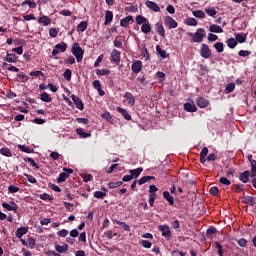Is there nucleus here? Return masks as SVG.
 <instances>
[{"label":"nucleus","instance_id":"nucleus-1","mask_svg":"<svg viewBox=\"0 0 256 256\" xmlns=\"http://www.w3.org/2000/svg\"><path fill=\"white\" fill-rule=\"evenodd\" d=\"M205 29L199 28L196 30L195 33L189 32L188 37H192L193 43H201L203 41V38L205 37Z\"/></svg>","mask_w":256,"mask_h":256},{"label":"nucleus","instance_id":"nucleus-2","mask_svg":"<svg viewBox=\"0 0 256 256\" xmlns=\"http://www.w3.org/2000/svg\"><path fill=\"white\" fill-rule=\"evenodd\" d=\"M71 51H72V55H74V57H76L77 63H81V61H83V55H84L85 51H83V48H81V46H79V43H74Z\"/></svg>","mask_w":256,"mask_h":256},{"label":"nucleus","instance_id":"nucleus-3","mask_svg":"<svg viewBox=\"0 0 256 256\" xmlns=\"http://www.w3.org/2000/svg\"><path fill=\"white\" fill-rule=\"evenodd\" d=\"M69 175H73V169L63 168V172H61L57 178V183H65V181L69 179Z\"/></svg>","mask_w":256,"mask_h":256},{"label":"nucleus","instance_id":"nucleus-4","mask_svg":"<svg viewBox=\"0 0 256 256\" xmlns=\"http://www.w3.org/2000/svg\"><path fill=\"white\" fill-rule=\"evenodd\" d=\"M67 51V43L61 42L54 46L52 57H57L58 53H65Z\"/></svg>","mask_w":256,"mask_h":256},{"label":"nucleus","instance_id":"nucleus-5","mask_svg":"<svg viewBox=\"0 0 256 256\" xmlns=\"http://www.w3.org/2000/svg\"><path fill=\"white\" fill-rule=\"evenodd\" d=\"M164 25H165V27H168L169 29H177L179 24L177 23V21H175V19H173V17L166 16L164 18Z\"/></svg>","mask_w":256,"mask_h":256},{"label":"nucleus","instance_id":"nucleus-6","mask_svg":"<svg viewBox=\"0 0 256 256\" xmlns=\"http://www.w3.org/2000/svg\"><path fill=\"white\" fill-rule=\"evenodd\" d=\"M110 60L112 63L119 65V63H121V52L117 49H113L110 55Z\"/></svg>","mask_w":256,"mask_h":256},{"label":"nucleus","instance_id":"nucleus-7","mask_svg":"<svg viewBox=\"0 0 256 256\" xmlns=\"http://www.w3.org/2000/svg\"><path fill=\"white\" fill-rule=\"evenodd\" d=\"M200 55L203 59H209V57H211V49L207 44H201Z\"/></svg>","mask_w":256,"mask_h":256},{"label":"nucleus","instance_id":"nucleus-8","mask_svg":"<svg viewBox=\"0 0 256 256\" xmlns=\"http://www.w3.org/2000/svg\"><path fill=\"white\" fill-rule=\"evenodd\" d=\"M71 99H72L75 107L78 108L79 111H83V109H85V104H83V100H81V98H79L75 94H72Z\"/></svg>","mask_w":256,"mask_h":256},{"label":"nucleus","instance_id":"nucleus-9","mask_svg":"<svg viewBox=\"0 0 256 256\" xmlns=\"http://www.w3.org/2000/svg\"><path fill=\"white\" fill-rule=\"evenodd\" d=\"M10 204L7 202H3L2 207L6 209V211H14L15 213H17V211H19V206L17 205V203H15V201H11Z\"/></svg>","mask_w":256,"mask_h":256},{"label":"nucleus","instance_id":"nucleus-10","mask_svg":"<svg viewBox=\"0 0 256 256\" xmlns=\"http://www.w3.org/2000/svg\"><path fill=\"white\" fill-rule=\"evenodd\" d=\"M158 229L161 231L162 237H165V239H171V229L167 225H160Z\"/></svg>","mask_w":256,"mask_h":256},{"label":"nucleus","instance_id":"nucleus-11","mask_svg":"<svg viewBox=\"0 0 256 256\" xmlns=\"http://www.w3.org/2000/svg\"><path fill=\"white\" fill-rule=\"evenodd\" d=\"M146 7L151 11H154V13H159V11H161V7H159L157 3L151 0L146 1Z\"/></svg>","mask_w":256,"mask_h":256},{"label":"nucleus","instance_id":"nucleus-12","mask_svg":"<svg viewBox=\"0 0 256 256\" xmlns=\"http://www.w3.org/2000/svg\"><path fill=\"white\" fill-rule=\"evenodd\" d=\"M196 105L198 107H200V109H205V108L209 107V100H207L206 98H203V97H198L196 99Z\"/></svg>","mask_w":256,"mask_h":256},{"label":"nucleus","instance_id":"nucleus-13","mask_svg":"<svg viewBox=\"0 0 256 256\" xmlns=\"http://www.w3.org/2000/svg\"><path fill=\"white\" fill-rule=\"evenodd\" d=\"M131 69L133 73H141V69H143V62H141V60H136L133 62Z\"/></svg>","mask_w":256,"mask_h":256},{"label":"nucleus","instance_id":"nucleus-14","mask_svg":"<svg viewBox=\"0 0 256 256\" xmlns=\"http://www.w3.org/2000/svg\"><path fill=\"white\" fill-rule=\"evenodd\" d=\"M123 97L127 101L128 105L135 107V97L131 92H126Z\"/></svg>","mask_w":256,"mask_h":256},{"label":"nucleus","instance_id":"nucleus-15","mask_svg":"<svg viewBox=\"0 0 256 256\" xmlns=\"http://www.w3.org/2000/svg\"><path fill=\"white\" fill-rule=\"evenodd\" d=\"M116 111L118 113H121L122 117H124V119L126 121H131V114H129V112L127 111V109L122 108V107H117Z\"/></svg>","mask_w":256,"mask_h":256},{"label":"nucleus","instance_id":"nucleus-16","mask_svg":"<svg viewBox=\"0 0 256 256\" xmlns=\"http://www.w3.org/2000/svg\"><path fill=\"white\" fill-rule=\"evenodd\" d=\"M184 109L188 113H196L197 106L195 105L194 102H192V103L187 102V103L184 104Z\"/></svg>","mask_w":256,"mask_h":256},{"label":"nucleus","instance_id":"nucleus-17","mask_svg":"<svg viewBox=\"0 0 256 256\" xmlns=\"http://www.w3.org/2000/svg\"><path fill=\"white\" fill-rule=\"evenodd\" d=\"M134 21L133 16H127L120 20V27H129V24L133 23Z\"/></svg>","mask_w":256,"mask_h":256},{"label":"nucleus","instance_id":"nucleus-18","mask_svg":"<svg viewBox=\"0 0 256 256\" xmlns=\"http://www.w3.org/2000/svg\"><path fill=\"white\" fill-rule=\"evenodd\" d=\"M38 23L47 27V25H51V18H49V16H41L38 18Z\"/></svg>","mask_w":256,"mask_h":256},{"label":"nucleus","instance_id":"nucleus-19","mask_svg":"<svg viewBox=\"0 0 256 256\" xmlns=\"http://www.w3.org/2000/svg\"><path fill=\"white\" fill-rule=\"evenodd\" d=\"M138 49H140V51H141V53H142V56H143L145 59H149V50H147V46H145V44L139 43V44H138Z\"/></svg>","mask_w":256,"mask_h":256},{"label":"nucleus","instance_id":"nucleus-20","mask_svg":"<svg viewBox=\"0 0 256 256\" xmlns=\"http://www.w3.org/2000/svg\"><path fill=\"white\" fill-rule=\"evenodd\" d=\"M155 30L160 35V37H165V27H163V24L161 23H156L155 24Z\"/></svg>","mask_w":256,"mask_h":256},{"label":"nucleus","instance_id":"nucleus-21","mask_svg":"<svg viewBox=\"0 0 256 256\" xmlns=\"http://www.w3.org/2000/svg\"><path fill=\"white\" fill-rule=\"evenodd\" d=\"M255 197L253 196H244L243 197V203H245V205H249L250 207H253V205H255Z\"/></svg>","mask_w":256,"mask_h":256},{"label":"nucleus","instance_id":"nucleus-22","mask_svg":"<svg viewBox=\"0 0 256 256\" xmlns=\"http://www.w3.org/2000/svg\"><path fill=\"white\" fill-rule=\"evenodd\" d=\"M77 135H79L82 139H87L88 137H91V132H85L83 128H77L76 129Z\"/></svg>","mask_w":256,"mask_h":256},{"label":"nucleus","instance_id":"nucleus-23","mask_svg":"<svg viewBox=\"0 0 256 256\" xmlns=\"http://www.w3.org/2000/svg\"><path fill=\"white\" fill-rule=\"evenodd\" d=\"M163 197L169 203V205H175V199L173 198V196H171V193H169V191H164Z\"/></svg>","mask_w":256,"mask_h":256},{"label":"nucleus","instance_id":"nucleus-24","mask_svg":"<svg viewBox=\"0 0 256 256\" xmlns=\"http://www.w3.org/2000/svg\"><path fill=\"white\" fill-rule=\"evenodd\" d=\"M55 250L57 251V253H67V251H69V245L64 244L63 246H61L59 244H55Z\"/></svg>","mask_w":256,"mask_h":256},{"label":"nucleus","instance_id":"nucleus-25","mask_svg":"<svg viewBox=\"0 0 256 256\" xmlns=\"http://www.w3.org/2000/svg\"><path fill=\"white\" fill-rule=\"evenodd\" d=\"M113 21V13L110 10L105 11V22L104 25H109Z\"/></svg>","mask_w":256,"mask_h":256},{"label":"nucleus","instance_id":"nucleus-26","mask_svg":"<svg viewBox=\"0 0 256 256\" xmlns=\"http://www.w3.org/2000/svg\"><path fill=\"white\" fill-rule=\"evenodd\" d=\"M18 57L13 53H8L6 57L4 58V61H7V63H17Z\"/></svg>","mask_w":256,"mask_h":256},{"label":"nucleus","instance_id":"nucleus-27","mask_svg":"<svg viewBox=\"0 0 256 256\" xmlns=\"http://www.w3.org/2000/svg\"><path fill=\"white\" fill-rule=\"evenodd\" d=\"M250 175H251V173L249 171H244L239 175V179H240V181H242V183H249Z\"/></svg>","mask_w":256,"mask_h":256},{"label":"nucleus","instance_id":"nucleus-28","mask_svg":"<svg viewBox=\"0 0 256 256\" xmlns=\"http://www.w3.org/2000/svg\"><path fill=\"white\" fill-rule=\"evenodd\" d=\"M129 173H130V176L137 179V177H139V175H141V173H143V168H136V169H132V170H129Z\"/></svg>","mask_w":256,"mask_h":256},{"label":"nucleus","instance_id":"nucleus-29","mask_svg":"<svg viewBox=\"0 0 256 256\" xmlns=\"http://www.w3.org/2000/svg\"><path fill=\"white\" fill-rule=\"evenodd\" d=\"M40 100L43 101V103H51V101H53V98H51V95H49V93L44 92L40 95Z\"/></svg>","mask_w":256,"mask_h":256},{"label":"nucleus","instance_id":"nucleus-30","mask_svg":"<svg viewBox=\"0 0 256 256\" xmlns=\"http://www.w3.org/2000/svg\"><path fill=\"white\" fill-rule=\"evenodd\" d=\"M149 21V19H147L145 16L143 15H138L136 16V23L137 25H144Z\"/></svg>","mask_w":256,"mask_h":256},{"label":"nucleus","instance_id":"nucleus-31","mask_svg":"<svg viewBox=\"0 0 256 256\" xmlns=\"http://www.w3.org/2000/svg\"><path fill=\"white\" fill-rule=\"evenodd\" d=\"M210 32L211 33H223V28L217 24L210 25Z\"/></svg>","mask_w":256,"mask_h":256},{"label":"nucleus","instance_id":"nucleus-32","mask_svg":"<svg viewBox=\"0 0 256 256\" xmlns=\"http://www.w3.org/2000/svg\"><path fill=\"white\" fill-rule=\"evenodd\" d=\"M87 21H81L78 25H77V31H80L81 33L87 31Z\"/></svg>","mask_w":256,"mask_h":256},{"label":"nucleus","instance_id":"nucleus-33","mask_svg":"<svg viewBox=\"0 0 256 256\" xmlns=\"http://www.w3.org/2000/svg\"><path fill=\"white\" fill-rule=\"evenodd\" d=\"M23 235H27V228L25 227H20L16 230V237H18V239H21V237H23Z\"/></svg>","mask_w":256,"mask_h":256},{"label":"nucleus","instance_id":"nucleus-34","mask_svg":"<svg viewBox=\"0 0 256 256\" xmlns=\"http://www.w3.org/2000/svg\"><path fill=\"white\" fill-rule=\"evenodd\" d=\"M142 33H151V23H149V20L141 26Z\"/></svg>","mask_w":256,"mask_h":256},{"label":"nucleus","instance_id":"nucleus-35","mask_svg":"<svg viewBox=\"0 0 256 256\" xmlns=\"http://www.w3.org/2000/svg\"><path fill=\"white\" fill-rule=\"evenodd\" d=\"M153 179H155L154 176H143L138 180V185H145V183Z\"/></svg>","mask_w":256,"mask_h":256},{"label":"nucleus","instance_id":"nucleus-36","mask_svg":"<svg viewBox=\"0 0 256 256\" xmlns=\"http://www.w3.org/2000/svg\"><path fill=\"white\" fill-rule=\"evenodd\" d=\"M185 23L190 27H197L198 25L197 19L191 17L187 18Z\"/></svg>","mask_w":256,"mask_h":256},{"label":"nucleus","instance_id":"nucleus-37","mask_svg":"<svg viewBox=\"0 0 256 256\" xmlns=\"http://www.w3.org/2000/svg\"><path fill=\"white\" fill-rule=\"evenodd\" d=\"M235 40L237 41V43H245V41H247V36L241 33H237L235 34Z\"/></svg>","mask_w":256,"mask_h":256},{"label":"nucleus","instance_id":"nucleus-38","mask_svg":"<svg viewBox=\"0 0 256 256\" xmlns=\"http://www.w3.org/2000/svg\"><path fill=\"white\" fill-rule=\"evenodd\" d=\"M226 43L229 49H235L237 47V40L235 38H229Z\"/></svg>","mask_w":256,"mask_h":256},{"label":"nucleus","instance_id":"nucleus-39","mask_svg":"<svg viewBox=\"0 0 256 256\" xmlns=\"http://www.w3.org/2000/svg\"><path fill=\"white\" fill-rule=\"evenodd\" d=\"M225 93L228 95L229 93H233L235 91V83L231 82L226 85Z\"/></svg>","mask_w":256,"mask_h":256},{"label":"nucleus","instance_id":"nucleus-40","mask_svg":"<svg viewBox=\"0 0 256 256\" xmlns=\"http://www.w3.org/2000/svg\"><path fill=\"white\" fill-rule=\"evenodd\" d=\"M214 49H216L217 53H223L225 45L223 44V42H216L214 44Z\"/></svg>","mask_w":256,"mask_h":256},{"label":"nucleus","instance_id":"nucleus-41","mask_svg":"<svg viewBox=\"0 0 256 256\" xmlns=\"http://www.w3.org/2000/svg\"><path fill=\"white\" fill-rule=\"evenodd\" d=\"M22 7H25V5H28L29 9H35L37 7V4L35 3V1H31V0H25L24 2H22Z\"/></svg>","mask_w":256,"mask_h":256},{"label":"nucleus","instance_id":"nucleus-42","mask_svg":"<svg viewBox=\"0 0 256 256\" xmlns=\"http://www.w3.org/2000/svg\"><path fill=\"white\" fill-rule=\"evenodd\" d=\"M209 153V148L204 147L200 152V161H206L207 154Z\"/></svg>","mask_w":256,"mask_h":256},{"label":"nucleus","instance_id":"nucleus-43","mask_svg":"<svg viewBox=\"0 0 256 256\" xmlns=\"http://www.w3.org/2000/svg\"><path fill=\"white\" fill-rule=\"evenodd\" d=\"M113 223H116V225H122V228L124 229V231H131V227H129V224L125 222H121L119 220H113Z\"/></svg>","mask_w":256,"mask_h":256},{"label":"nucleus","instance_id":"nucleus-44","mask_svg":"<svg viewBox=\"0 0 256 256\" xmlns=\"http://www.w3.org/2000/svg\"><path fill=\"white\" fill-rule=\"evenodd\" d=\"M102 119H105L108 123H113V116H111V113L104 112L101 114Z\"/></svg>","mask_w":256,"mask_h":256},{"label":"nucleus","instance_id":"nucleus-45","mask_svg":"<svg viewBox=\"0 0 256 256\" xmlns=\"http://www.w3.org/2000/svg\"><path fill=\"white\" fill-rule=\"evenodd\" d=\"M156 51H157V53L160 55V57H161L162 59H167V52H166L165 50H162V49H161V46L157 45V46H156Z\"/></svg>","mask_w":256,"mask_h":256},{"label":"nucleus","instance_id":"nucleus-46","mask_svg":"<svg viewBox=\"0 0 256 256\" xmlns=\"http://www.w3.org/2000/svg\"><path fill=\"white\" fill-rule=\"evenodd\" d=\"M95 199H105V197H107V193L102 192V191H95L93 193Z\"/></svg>","mask_w":256,"mask_h":256},{"label":"nucleus","instance_id":"nucleus-47","mask_svg":"<svg viewBox=\"0 0 256 256\" xmlns=\"http://www.w3.org/2000/svg\"><path fill=\"white\" fill-rule=\"evenodd\" d=\"M205 13H207L209 17H215L217 15V10H215L213 7L205 8Z\"/></svg>","mask_w":256,"mask_h":256},{"label":"nucleus","instance_id":"nucleus-48","mask_svg":"<svg viewBox=\"0 0 256 256\" xmlns=\"http://www.w3.org/2000/svg\"><path fill=\"white\" fill-rule=\"evenodd\" d=\"M193 15H194V17H196L197 19H205V12H203V10H196V11H193Z\"/></svg>","mask_w":256,"mask_h":256},{"label":"nucleus","instance_id":"nucleus-49","mask_svg":"<svg viewBox=\"0 0 256 256\" xmlns=\"http://www.w3.org/2000/svg\"><path fill=\"white\" fill-rule=\"evenodd\" d=\"M114 47H117L118 49H121V47H123V40L121 39V36H117L115 38Z\"/></svg>","mask_w":256,"mask_h":256},{"label":"nucleus","instance_id":"nucleus-50","mask_svg":"<svg viewBox=\"0 0 256 256\" xmlns=\"http://www.w3.org/2000/svg\"><path fill=\"white\" fill-rule=\"evenodd\" d=\"M121 185H123V181L109 182L108 183L109 189H117V187H121Z\"/></svg>","mask_w":256,"mask_h":256},{"label":"nucleus","instance_id":"nucleus-51","mask_svg":"<svg viewBox=\"0 0 256 256\" xmlns=\"http://www.w3.org/2000/svg\"><path fill=\"white\" fill-rule=\"evenodd\" d=\"M243 184H235L232 186V190L235 192V193H241V191H243Z\"/></svg>","mask_w":256,"mask_h":256},{"label":"nucleus","instance_id":"nucleus-52","mask_svg":"<svg viewBox=\"0 0 256 256\" xmlns=\"http://www.w3.org/2000/svg\"><path fill=\"white\" fill-rule=\"evenodd\" d=\"M140 245L144 247L145 249H151V246L153 245L149 240H141Z\"/></svg>","mask_w":256,"mask_h":256},{"label":"nucleus","instance_id":"nucleus-53","mask_svg":"<svg viewBox=\"0 0 256 256\" xmlns=\"http://www.w3.org/2000/svg\"><path fill=\"white\" fill-rule=\"evenodd\" d=\"M71 75H72L71 69H66L63 73V77L66 81H71Z\"/></svg>","mask_w":256,"mask_h":256},{"label":"nucleus","instance_id":"nucleus-54","mask_svg":"<svg viewBox=\"0 0 256 256\" xmlns=\"http://www.w3.org/2000/svg\"><path fill=\"white\" fill-rule=\"evenodd\" d=\"M111 74V70H107V69H97L96 70V75H110Z\"/></svg>","mask_w":256,"mask_h":256},{"label":"nucleus","instance_id":"nucleus-55","mask_svg":"<svg viewBox=\"0 0 256 256\" xmlns=\"http://www.w3.org/2000/svg\"><path fill=\"white\" fill-rule=\"evenodd\" d=\"M215 233H217V228L211 226L210 228H208L206 230V235L207 237H211V235H215Z\"/></svg>","mask_w":256,"mask_h":256},{"label":"nucleus","instance_id":"nucleus-56","mask_svg":"<svg viewBox=\"0 0 256 256\" xmlns=\"http://www.w3.org/2000/svg\"><path fill=\"white\" fill-rule=\"evenodd\" d=\"M1 155H4V157H11V150L9 148H1L0 150Z\"/></svg>","mask_w":256,"mask_h":256},{"label":"nucleus","instance_id":"nucleus-57","mask_svg":"<svg viewBox=\"0 0 256 256\" xmlns=\"http://www.w3.org/2000/svg\"><path fill=\"white\" fill-rule=\"evenodd\" d=\"M30 77H45V74L42 71H32L30 72Z\"/></svg>","mask_w":256,"mask_h":256},{"label":"nucleus","instance_id":"nucleus-58","mask_svg":"<svg viewBox=\"0 0 256 256\" xmlns=\"http://www.w3.org/2000/svg\"><path fill=\"white\" fill-rule=\"evenodd\" d=\"M256 176V161H251V174L250 177Z\"/></svg>","mask_w":256,"mask_h":256},{"label":"nucleus","instance_id":"nucleus-59","mask_svg":"<svg viewBox=\"0 0 256 256\" xmlns=\"http://www.w3.org/2000/svg\"><path fill=\"white\" fill-rule=\"evenodd\" d=\"M219 182L221 183V185H231V181L227 179V177H220Z\"/></svg>","mask_w":256,"mask_h":256},{"label":"nucleus","instance_id":"nucleus-60","mask_svg":"<svg viewBox=\"0 0 256 256\" xmlns=\"http://www.w3.org/2000/svg\"><path fill=\"white\" fill-rule=\"evenodd\" d=\"M239 57H249L251 55V51L249 50H240L238 52Z\"/></svg>","mask_w":256,"mask_h":256},{"label":"nucleus","instance_id":"nucleus-61","mask_svg":"<svg viewBox=\"0 0 256 256\" xmlns=\"http://www.w3.org/2000/svg\"><path fill=\"white\" fill-rule=\"evenodd\" d=\"M82 179H83L84 183H89V181H93V175H91V174H84L82 176Z\"/></svg>","mask_w":256,"mask_h":256},{"label":"nucleus","instance_id":"nucleus-62","mask_svg":"<svg viewBox=\"0 0 256 256\" xmlns=\"http://www.w3.org/2000/svg\"><path fill=\"white\" fill-rule=\"evenodd\" d=\"M18 149H20V151H23V153H31V148H29V146L18 145Z\"/></svg>","mask_w":256,"mask_h":256},{"label":"nucleus","instance_id":"nucleus-63","mask_svg":"<svg viewBox=\"0 0 256 256\" xmlns=\"http://www.w3.org/2000/svg\"><path fill=\"white\" fill-rule=\"evenodd\" d=\"M28 247H29V249H35V240L33 237H30L28 239Z\"/></svg>","mask_w":256,"mask_h":256},{"label":"nucleus","instance_id":"nucleus-64","mask_svg":"<svg viewBox=\"0 0 256 256\" xmlns=\"http://www.w3.org/2000/svg\"><path fill=\"white\" fill-rule=\"evenodd\" d=\"M8 191H9V193H18L19 187L15 186V185H10L8 187Z\"/></svg>","mask_w":256,"mask_h":256}]
</instances>
